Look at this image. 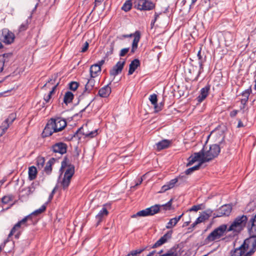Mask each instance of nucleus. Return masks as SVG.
Here are the masks:
<instances>
[{"mask_svg":"<svg viewBox=\"0 0 256 256\" xmlns=\"http://www.w3.org/2000/svg\"><path fill=\"white\" fill-rule=\"evenodd\" d=\"M198 64L200 69L198 72V74L196 76V77L194 78L193 80L194 81H197L198 80V77L200 76V74L203 72V61L202 60H200L198 62Z\"/></svg>","mask_w":256,"mask_h":256,"instance_id":"obj_39","label":"nucleus"},{"mask_svg":"<svg viewBox=\"0 0 256 256\" xmlns=\"http://www.w3.org/2000/svg\"><path fill=\"white\" fill-rule=\"evenodd\" d=\"M108 214V212L105 207H103L99 212L96 216V226H98L103 219Z\"/></svg>","mask_w":256,"mask_h":256,"instance_id":"obj_21","label":"nucleus"},{"mask_svg":"<svg viewBox=\"0 0 256 256\" xmlns=\"http://www.w3.org/2000/svg\"><path fill=\"white\" fill-rule=\"evenodd\" d=\"M201 208L200 205H194L193 206L188 210L190 212L194 211L197 212L198 210Z\"/></svg>","mask_w":256,"mask_h":256,"instance_id":"obj_55","label":"nucleus"},{"mask_svg":"<svg viewBox=\"0 0 256 256\" xmlns=\"http://www.w3.org/2000/svg\"><path fill=\"white\" fill-rule=\"evenodd\" d=\"M74 98V95L72 92L70 91H68L65 93L64 95L63 102L66 105H68V104H70L72 102Z\"/></svg>","mask_w":256,"mask_h":256,"instance_id":"obj_28","label":"nucleus"},{"mask_svg":"<svg viewBox=\"0 0 256 256\" xmlns=\"http://www.w3.org/2000/svg\"><path fill=\"white\" fill-rule=\"evenodd\" d=\"M111 92V88L107 84L98 90V94L102 98H107Z\"/></svg>","mask_w":256,"mask_h":256,"instance_id":"obj_24","label":"nucleus"},{"mask_svg":"<svg viewBox=\"0 0 256 256\" xmlns=\"http://www.w3.org/2000/svg\"><path fill=\"white\" fill-rule=\"evenodd\" d=\"M209 218V216L208 214H204V212L202 214H201L198 218L196 220L197 222L199 223L202 222H204L205 220H208Z\"/></svg>","mask_w":256,"mask_h":256,"instance_id":"obj_41","label":"nucleus"},{"mask_svg":"<svg viewBox=\"0 0 256 256\" xmlns=\"http://www.w3.org/2000/svg\"><path fill=\"white\" fill-rule=\"evenodd\" d=\"M248 220L246 216H238L228 228L227 232H240L246 226Z\"/></svg>","mask_w":256,"mask_h":256,"instance_id":"obj_2","label":"nucleus"},{"mask_svg":"<svg viewBox=\"0 0 256 256\" xmlns=\"http://www.w3.org/2000/svg\"><path fill=\"white\" fill-rule=\"evenodd\" d=\"M248 229L250 236H256V214L250 220Z\"/></svg>","mask_w":256,"mask_h":256,"instance_id":"obj_19","label":"nucleus"},{"mask_svg":"<svg viewBox=\"0 0 256 256\" xmlns=\"http://www.w3.org/2000/svg\"><path fill=\"white\" fill-rule=\"evenodd\" d=\"M204 163V162H203L202 160H200V162H199V163L194 166H192V168H188V169H187L186 171H185V174H191L193 172L195 171V170H198L200 166L202 165V164Z\"/></svg>","mask_w":256,"mask_h":256,"instance_id":"obj_31","label":"nucleus"},{"mask_svg":"<svg viewBox=\"0 0 256 256\" xmlns=\"http://www.w3.org/2000/svg\"><path fill=\"white\" fill-rule=\"evenodd\" d=\"M93 100H91L88 104L87 106L84 108L83 109H82V110H80V112H79L78 114H76L74 116H80V117L82 116V113L84 112L90 106V104L91 102H92V101Z\"/></svg>","mask_w":256,"mask_h":256,"instance_id":"obj_54","label":"nucleus"},{"mask_svg":"<svg viewBox=\"0 0 256 256\" xmlns=\"http://www.w3.org/2000/svg\"><path fill=\"white\" fill-rule=\"evenodd\" d=\"M129 50H130L129 48H122L120 52V54H119L120 56H124L128 52Z\"/></svg>","mask_w":256,"mask_h":256,"instance_id":"obj_53","label":"nucleus"},{"mask_svg":"<svg viewBox=\"0 0 256 256\" xmlns=\"http://www.w3.org/2000/svg\"><path fill=\"white\" fill-rule=\"evenodd\" d=\"M72 178H68L66 176H64L62 181L60 182V186L62 187V189L64 190H66L69 186Z\"/></svg>","mask_w":256,"mask_h":256,"instance_id":"obj_29","label":"nucleus"},{"mask_svg":"<svg viewBox=\"0 0 256 256\" xmlns=\"http://www.w3.org/2000/svg\"><path fill=\"white\" fill-rule=\"evenodd\" d=\"M58 185H56V186L54 188L52 191L51 193L50 194L49 196H48V203L49 202H50L52 200V198L54 197V194L55 193L56 190L58 188Z\"/></svg>","mask_w":256,"mask_h":256,"instance_id":"obj_52","label":"nucleus"},{"mask_svg":"<svg viewBox=\"0 0 256 256\" xmlns=\"http://www.w3.org/2000/svg\"><path fill=\"white\" fill-rule=\"evenodd\" d=\"M16 118V113H12L10 114L8 118L6 119L8 122L10 124L12 123V122Z\"/></svg>","mask_w":256,"mask_h":256,"instance_id":"obj_49","label":"nucleus"},{"mask_svg":"<svg viewBox=\"0 0 256 256\" xmlns=\"http://www.w3.org/2000/svg\"><path fill=\"white\" fill-rule=\"evenodd\" d=\"M12 56V53H6L0 55V73L2 72L4 66H7Z\"/></svg>","mask_w":256,"mask_h":256,"instance_id":"obj_18","label":"nucleus"},{"mask_svg":"<svg viewBox=\"0 0 256 256\" xmlns=\"http://www.w3.org/2000/svg\"><path fill=\"white\" fill-rule=\"evenodd\" d=\"M52 96H50V94H48L46 96H44V100L46 101V102H49Z\"/></svg>","mask_w":256,"mask_h":256,"instance_id":"obj_63","label":"nucleus"},{"mask_svg":"<svg viewBox=\"0 0 256 256\" xmlns=\"http://www.w3.org/2000/svg\"><path fill=\"white\" fill-rule=\"evenodd\" d=\"M104 1V0H95L94 6L93 8L92 11L94 10L98 5H100Z\"/></svg>","mask_w":256,"mask_h":256,"instance_id":"obj_60","label":"nucleus"},{"mask_svg":"<svg viewBox=\"0 0 256 256\" xmlns=\"http://www.w3.org/2000/svg\"><path fill=\"white\" fill-rule=\"evenodd\" d=\"M68 85L69 88L70 90L74 91L78 88L79 86V84L76 82H71L70 83H69Z\"/></svg>","mask_w":256,"mask_h":256,"instance_id":"obj_46","label":"nucleus"},{"mask_svg":"<svg viewBox=\"0 0 256 256\" xmlns=\"http://www.w3.org/2000/svg\"><path fill=\"white\" fill-rule=\"evenodd\" d=\"M124 38L134 36V38L132 43V46L130 50L131 53H134L138 48V44L140 38V32L138 30L136 31L134 34L124 35Z\"/></svg>","mask_w":256,"mask_h":256,"instance_id":"obj_13","label":"nucleus"},{"mask_svg":"<svg viewBox=\"0 0 256 256\" xmlns=\"http://www.w3.org/2000/svg\"><path fill=\"white\" fill-rule=\"evenodd\" d=\"M177 220L174 218L170 219L169 222L167 223L166 227L167 229H170L175 226L177 224Z\"/></svg>","mask_w":256,"mask_h":256,"instance_id":"obj_37","label":"nucleus"},{"mask_svg":"<svg viewBox=\"0 0 256 256\" xmlns=\"http://www.w3.org/2000/svg\"><path fill=\"white\" fill-rule=\"evenodd\" d=\"M132 6V0H126L122 6L121 9L125 12L130 11Z\"/></svg>","mask_w":256,"mask_h":256,"instance_id":"obj_32","label":"nucleus"},{"mask_svg":"<svg viewBox=\"0 0 256 256\" xmlns=\"http://www.w3.org/2000/svg\"><path fill=\"white\" fill-rule=\"evenodd\" d=\"M172 198H171L168 202L162 204V206L164 207V209L166 210H170L172 208Z\"/></svg>","mask_w":256,"mask_h":256,"instance_id":"obj_48","label":"nucleus"},{"mask_svg":"<svg viewBox=\"0 0 256 256\" xmlns=\"http://www.w3.org/2000/svg\"><path fill=\"white\" fill-rule=\"evenodd\" d=\"M10 124L6 120L2 122V125L0 126V129H1L2 130V133L0 134V135H3L6 132L10 126Z\"/></svg>","mask_w":256,"mask_h":256,"instance_id":"obj_34","label":"nucleus"},{"mask_svg":"<svg viewBox=\"0 0 256 256\" xmlns=\"http://www.w3.org/2000/svg\"><path fill=\"white\" fill-rule=\"evenodd\" d=\"M220 152V148L217 144L210 145L209 150L204 151V156L202 160L204 162H208L217 157Z\"/></svg>","mask_w":256,"mask_h":256,"instance_id":"obj_4","label":"nucleus"},{"mask_svg":"<svg viewBox=\"0 0 256 256\" xmlns=\"http://www.w3.org/2000/svg\"><path fill=\"white\" fill-rule=\"evenodd\" d=\"M204 156V147L200 152H194L193 154H192L188 158L186 166H189L192 165L196 161H199V162H200V160Z\"/></svg>","mask_w":256,"mask_h":256,"instance_id":"obj_11","label":"nucleus"},{"mask_svg":"<svg viewBox=\"0 0 256 256\" xmlns=\"http://www.w3.org/2000/svg\"><path fill=\"white\" fill-rule=\"evenodd\" d=\"M144 250H145V248H140V249H137V250L131 251L130 252V254L132 256H136L138 254H140V253H142Z\"/></svg>","mask_w":256,"mask_h":256,"instance_id":"obj_50","label":"nucleus"},{"mask_svg":"<svg viewBox=\"0 0 256 256\" xmlns=\"http://www.w3.org/2000/svg\"><path fill=\"white\" fill-rule=\"evenodd\" d=\"M134 7L140 10H150L155 8V4L149 0H134Z\"/></svg>","mask_w":256,"mask_h":256,"instance_id":"obj_6","label":"nucleus"},{"mask_svg":"<svg viewBox=\"0 0 256 256\" xmlns=\"http://www.w3.org/2000/svg\"><path fill=\"white\" fill-rule=\"evenodd\" d=\"M140 65V61L138 58H135L132 60L129 66V70L128 72V75L132 74L136 69Z\"/></svg>","mask_w":256,"mask_h":256,"instance_id":"obj_23","label":"nucleus"},{"mask_svg":"<svg viewBox=\"0 0 256 256\" xmlns=\"http://www.w3.org/2000/svg\"><path fill=\"white\" fill-rule=\"evenodd\" d=\"M37 170L34 166H32L28 168V178L32 180H34L36 177Z\"/></svg>","mask_w":256,"mask_h":256,"instance_id":"obj_30","label":"nucleus"},{"mask_svg":"<svg viewBox=\"0 0 256 256\" xmlns=\"http://www.w3.org/2000/svg\"><path fill=\"white\" fill-rule=\"evenodd\" d=\"M13 198L12 195L4 196L2 199V202L4 204H8L12 200Z\"/></svg>","mask_w":256,"mask_h":256,"instance_id":"obj_40","label":"nucleus"},{"mask_svg":"<svg viewBox=\"0 0 256 256\" xmlns=\"http://www.w3.org/2000/svg\"><path fill=\"white\" fill-rule=\"evenodd\" d=\"M15 38L14 34L8 28H4L2 30L0 39L6 44H10L14 42Z\"/></svg>","mask_w":256,"mask_h":256,"instance_id":"obj_9","label":"nucleus"},{"mask_svg":"<svg viewBox=\"0 0 256 256\" xmlns=\"http://www.w3.org/2000/svg\"><path fill=\"white\" fill-rule=\"evenodd\" d=\"M26 218H23L22 220L18 221L16 224H14V226L18 230L20 228L22 224H24L27 226L26 224Z\"/></svg>","mask_w":256,"mask_h":256,"instance_id":"obj_47","label":"nucleus"},{"mask_svg":"<svg viewBox=\"0 0 256 256\" xmlns=\"http://www.w3.org/2000/svg\"><path fill=\"white\" fill-rule=\"evenodd\" d=\"M94 78H90L87 82L86 84L85 85V90L84 91L88 93H90V92L94 88H97L95 86L96 82L94 79Z\"/></svg>","mask_w":256,"mask_h":256,"instance_id":"obj_26","label":"nucleus"},{"mask_svg":"<svg viewBox=\"0 0 256 256\" xmlns=\"http://www.w3.org/2000/svg\"><path fill=\"white\" fill-rule=\"evenodd\" d=\"M230 256H244V252L239 251L237 248H234L230 252Z\"/></svg>","mask_w":256,"mask_h":256,"instance_id":"obj_36","label":"nucleus"},{"mask_svg":"<svg viewBox=\"0 0 256 256\" xmlns=\"http://www.w3.org/2000/svg\"><path fill=\"white\" fill-rule=\"evenodd\" d=\"M28 20H26V21L22 23L18 29L19 32H20L26 30L28 28Z\"/></svg>","mask_w":256,"mask_h":256,"instance_id":"obj_44","label":"nucleus"},{"mask_svg":"<svg viewBox=\"0 0 256 256\" xmlns=\"http://www.w3.org/2000/svg\"><path fill=\"white\" fill-rule=\"evenodd\" d=\"M149 100L151 102V104L154 106L158 102L157 96L156 94H152L150 96Z\"/></svg>","mask_w":256,"mask_h":256,"instance_id":"obj_42","label":"nucleus"},{"mask_svg":"<svg viewBox=\"0 0 256 256\" xmlns=\"http://www.w3.org/2000/svg\"><path fill=\"white\" fill-rule=\"evenodd\" d=\"M86 129H87L86 125L85 126H82L76 130V132L75 133V135L82 134V136H84L86 138H94L98 135L97 130L91 132H88L86 131Z\"/></svg>","mask_w":256,"mask_h":256,"instance_id":"obj_14","label":"nucleus"},{"mask_svg":"<svg viewBox=\"0 0 256 256\" xmlns=\"http://www.w3.org/2000/svg\"><path fill=\"white\" fill-rule=\"evenodd\" d=\"M210 86L208 84L200 90V94L196 99L198 102H202L208 96Z\"/></svg>","mask_w":256,"mask_h":256,"instance_id":"obj_20","label":"nucleus"},{"mask_svg":"<svg viewBox=\"0 0 256 256\" xmlns=\"http://www.w3.org/2000/svg\"><path fill=\"white\" fill-rule=\"evenodd\" d=\"M17 230L18 229L16 228L14 226L13 228H12L10 234L8 235V238L11 237Z\"/></svg>","mask_w":256,"mask_h":256,"instance_id":"obj_59","label":"nucleus"},{"mask_svg":"<svg viewBox=\"0 0 256 256\" xmlns=\"http://www.w3.org/2000/svg\"><path fill=\"white\" fill-rule=\"evenodd\" d=\"M172 230L168 231L162 236L158 240H157L151 248H158L164 244L166 243L168 239L172 237Z\"/></svg>","mask_w":256,"mask_h":256,"instance_id":"obj_17","label":"nucleus"},{"mask_svg":"<svg viewBox=\"0 0 256 256\" xmlns=\"http://www.w3.org/2000/svg\"><path fill=\"white\" fill-rule=\"evenodd\" d=\"M66 168L64 174V176L72 178L74 174V166L69 162V160L66 156H65L62 162L60 170Z\"/></svg>","mask_w":256,"mask_h":256,"instance_id":"obj_8","label":"nucleus"},{"mask_svg":"<svg viewBox=\"0 0 256 256\" xmlns=\"http://www.w3.org/2000/svg\"><path fill=\"white\" fill-rule=\"evenodd\" d=\"M105 62L104 59L98 61L97 64H92L90 68V74L92 78H95L98 74L101 71V66L104 64Z\"/></svg>","mask_w":256,"mask_h":256,"instance_id":"obj_16","label":"nucleus"},{"mask_svg":"<svg viewBox=\"0 0 256 256\" xmlns=\"http://www.w3.org/2000/svg\"><path fill=\"white\" fill-rule=\"evenodd\" d=\"M88 46H89V43L88 42H86L82 46V50H80V52H86L88 49Z\"/></svg>","mask_w":256,"mask_h":256,"instance_id":"obj_56","label":"nucleus"},{"mask_svg":"<svg viewBox=\"0 0 256 256\" xmlns=\"http://www.w3.org/2000/svg\"><path fill=\"white\" fill-rule=\"evenodd\" d=\"M238 110H233L230 114V116L231 118H234V116H236V114H238Z\"/></svg>","mask_w":256,"mask_h":256,"instance_id":"obj_61","label":"nucleus"},{"mask_svg":"<svg viewBox=\"0 0 256 256\" xmlns=\"http://www.w3.org/2000/svg\"><path fill=\"white\" fill-rule=\"evenodd\" d=\"M126 63L125 60L118 61L116 64L112 67V68L110 71V74L111 76L115 78L117 75L122 72V70L124 68V64Z\"/></svg>","mask_w":256,"mask_h":256,"instance_id":"obj_15","label":"nucleus"},{"mask_svg":"<svg viewBox=\"0 0 256 256\" xmlns=\"http://www.w3.org/2000/svg\"><path fill=\"white\" fill-rule=\"evenodd\" d=\"M232 207L230 204H224L218 209L216 212L213 214L214 218L222 216H228L231 213Z\"/></svg>","mask_w":256,"mask_h":256,"instance_id":"obj_10","label":"nucleus"},{"mask_svg":"<svg viewBox=\"0 0 256 256\" xmlns=\"http://www.w3.org/2000/svg\"><path fill=\"white\" fill-rule=\"evenodd\" d=\"M170 188L168 187V185L167 184L164 185L162 188L160 190L159 192H166V190H170Z\"/></svg>","mask_w":256,"mask_h":256,"instance_id":"obj_58","label":"nucleus"},{"mask_svg":"<svg viewBox=\"0 0 256 256\" xmlns=\"http://www.w3.org/2000/svg\"><path fill=\"white\" fill-rule=\"evenodd\" d=\"M164 106V100L160 102L158 104L157 103L156 105L154 106V112H158L160 111Z\"/></svg>","mask_w":256,"mask_h":256,"instance_id":"obj_43","label":"nucleus"},{"mask_svg":"<svg viewBox=\"0 0 256 256\" xmlns=\"http://www.w3.org/2000/svg\"><path fill=\"white\" fill-rule=\"evenodd\" d=\"M244 242L248 250L246 256H252L256 251V236H250Z\"/></svg>","mask_w":256,"mask_h":256,"instance_id":"obj_7","label":"nucleus"},{"mask_svg":"<svg viewBox=\"0 0 256 256\" xmlns=\"http://www.w3.org/2000/svg\"><path fill=\"white\" fill-rule=\"evenodd\" d=\"M176 182H178V180L174 178L171 180L170 182H167L166 184L168 185V187H170V189H171L174 186Z\"/></svg>","mask_w":256,"mask_h":256,"instance_id":"obj_51","label":"nucleus"},{"mask_svg":"<svg viewBox=\"0 0 256 256\" xmlns=\"http://www.w3.org/2000/svg\"><path fill=\"white\" fill-rule=\"evenodd\" d=\"M34 216V215H31V214H28V216H25L24 218H26V222L28 221V220H30L31 222L32 223L33 222V221H32V218Z\"/></svg>","mask_w":256,"mask_h":256,"instance_id":"obj_62","label":"nucleus"},{"mask_svg":"<svg viewBox=\"0 0 256 256\" xmlns=\"http://www.w3.org/2000/svg\"><path fill=\"white\" fill-rule=\"evenodd\" d=\"M65 119L60 117L51 118L46 124L42 133L43 137L50 136L53 133L62 131L66 126Z\"/></svg>","mask_w":256,"mask_h":256,"instance_id":"obj_1","label":"nucleus"},{"mask_svg":"<svg viewBox=\"0 0 256 256\" xmlns=\"http://www.w3.org/2000/svg\"><path fill=\"white\" fill-rule=\"evenodd\" d=\"M186 175V174H185L184 172V173L180 174L178 176H177L175 178L178 180V182H180V183L186 182L188 178Z\"/></svg>","mask_w":256,"mask_h":256,"instance_id":"obj_38","label":"nucleus"},{"mask_svg":"<svg viewBox=\"0 0 256 256\" xmlns=\"http://www.w3.org/2000/svg\"><path fill=\"white\" fill-rule=\"evenodd\" d=\"M172 143V140L166 139L162 140L160 141L159 142L156 143V150L160 151L162 150L167 148H169Z\"/></svg>","mask_w":256,"mask_h":256,"instance_id":"obj_22","label":"nucleus"},{"mask_svg":"<svg viewBox=\"0 0 256 256\" xmlns=\"http://www.w3.org/2000/svg\"><path fill=\"white\" fill-rule=\"evenodd\" d=\"M204 212L208 214L210 218L212 213V211L210 210H206Z\"/></svg>","mask_w":256,"mask_h":256,"instance_id":"obj_64","label":"nucleus"},{"mask_svg":"<svg viewBox=\"0 0 256 256\" xmlns=\"http://www.w3.org/2000/svg\"><path fill=\"white\" fill-rule=\"evenodd\" d=\"M67 144L62 142H58L53 144L50 147V150L54 153L59 154L61 156L66 154L67 151Z\"/></svg>","mask_w":256,"mask_h":256,"instance_id":"obj_12","label":"nucleus"},{"mask_svg":"<svg viewBox=\"0 0 256 256\" xmlns=\"http://www.w3.org/2000/svg\"><path fill=\"white\" fill-rule=\"evenodd\" d=\"M227 225L223 224L220 226L212 232L205 240V242L208 244L224 236V234L227 231Z\"/></svg>","mask_w":256,"mask_h":256,"instance_id":"obj_3","label":"nucleus"},{"mask_svg":"<svg viewBox=\"0 0 256 256\" xmlns=\"http://www.w3.org/2000/svg\"><path fill=\"white\" fill-rule=\"evenodd\" d=\"M252 90L251 86H250L248 88L246 89V90L242 92V96L244 98L241 99L240 102L242 105H244V106L248 102L250 94V93H252Z\"/></svg>","mask_w":256,"mask_h":256,"instance_id":"obj_25","label":"nucleus"},{"mask_svg":"<svg viewBox=\"0 0 256 256\" xmlns=\"http://www.w3.org/2000/svg\"><path fill=\"white\" fill-rule=\"evenodd\" d=\"M218 145L220 148V150L224 148V146H226V143L224 140V137L222 138L221 141L219 142V144H218Z\"/></svg>","mask_w":256,"mask_h":256,"instance_id":"obj_57","label":"nucleus"},{"mask_svg":"<svg viewBox=\"0 0 256 256\" xmlns=\"http://www.w3.org/2000/svg\"><path fill=\"white\" fill-rule=\"evenodd\" d=\"M160 206L159 204H155L150 208L137 212L136 214L132 215V218H134L137 216L145 217L154 216L159 212L160 210Z\"/></svg>","mask_w":256,"mask_h":256,"instance_id":"obj_5","label":"nucleus"},{"mask_svg":"<svg viewBox=\"0 0 256 256\" xmlns=\"http://www.w3.org/2000/svg\"><path fill=\"white\" fill-rule=\"evenodd\" d=\"M47 204L48 202H46L44 204L42 205L40 208L32 212L31 215H34V216H36L44 212L45 210H46Z\"/></svg>","mask_w":256,"mask_h":256,"instance_id":"obj_33","label":"nucleus"},{"mask_svg":"<svg viewBox=\"0 0 256 256\" xmlns=\"http://www.w3.org/2000/svg\"><path fill=\"white\" fill-rule=\"evenodd\" d=\"M56 162V158H52L46 162V166L44 168V171L47 174H50L52 171V166Z\"/></svg>","mask_w":256,"mask_h":256,"instance_id":"obj_27","label":"nucleus"},{"mask_svg":"<svg viewBox=\"0 0 256 256\" xmlns=\"http://www.w3.org/2000/svg\"><path fill=\"white\" fill-rule=\"evenodd\" d=\"M44 163L45 159L44 157L40 156L36 158V166L38 169L43 168Z\"/></svg>","mask_w":256,"mask_h":256,"instance_id":"obj_35","label":"nucleus"},{"mask_svg":"<svg viewBox=\"0 0 256 256\" xmlns=\"http://www.w3.org/2000/svg\"><path fill=\"white\" fill-rule=\"evenodd\" d=\"M114 44H115V42L114 41H112V42H110V44L109 48H108V50L106 53V56H110L111 54H113V51H114Z\"/></svg>","mask_w":256,"mask_h":256,"instance_id":"obj_45","label":"nucleus"}]
</instances>
